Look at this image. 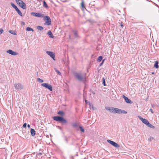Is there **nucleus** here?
Masks as SVG:
<instances>
[{
    "label": "nucleus",
    "mask_w": 159,
    "mask_h": 159,
    "mask_svg": "<svg viewBox=\"0 0 159 159\" xmlns=\"http://www.w3.org/2000/svg\"><path fill=\"white\" fill-rule=\"evenodd\" d=\"M9 33H10L11 34H14V35H16V32L15 31H13L12 30H9Z\"/></svg>",
    "instance_id": "obj_22"
},
{
    "label": "nucleus",
    "mask_w": 159,
    "mask_h": 159,
    "mask_svg": "<svg viewBox=\"0 0 159 159\" xmlns=\"http://www.w3.org/2000/svg\"><path fill=\"white\" fill-rule=\"evenodd\" d=\"M138 117L146 125H147L149 123L147 119L143 118L141 116H138Z\"/></svg>",
    "instance_id": "obj_10"
},
{
    "label": "nucleus",
    "mask_w": 159,
    "mask_h": 159,
    "mask_svg": "<svg viewBox=\"0 0 159 159\" xmlns=\"http://www.w3.org/2000/svg\"><path fill=\"white\" fill-rule=\"evenodd\" d=\"M17 4L23 9H26V6L25 4L21 0H16Z\"/></svg>",
    "instance_id": "obj_3"
},
{
    "label": "nucleus",
    "mask_w": 159,
    "mask_h": 159,
    "mask_svg": "<svg viewBox=\"0 0 159 159\" xmlns=\"http://www.w3.org/2000/svg\"><path fill=\"white\" fill-rule=\"evenodd\" d=\"M158 62L157 61H155L154 65V67H155L157 69L158 68L159 66L158 65Z\"/></svg>",
    "instance_id": "obj_18"
},
{
    "label": "nucleus",
    "mask_w": 159,
    "mask_h": 159,
    "mask_svg": "<svg viewBox=\"0 0 159 159\" xmlns=\"http://www.w3.org/2000/svg\"><path fill=\"white\" fill-rule=\"evenodd\" d=\"M25 24V23L23 21H21V25H24Z\"/></svg>",
    "instance_id": "obj_39"
},
{
    "label": "nucleus",
    "mask_w": 159,
    "mask_h": 159,
    "mask_svg": "<svg viewBox=\"0 0 159 159\" xmlns=\"http://www.w3.org/2000/svg\"><path fill=\"white\" fill-rule=\"evenodd\" d=\"M115 113H117V114H126L127 113V111L124 110H122L120 109H119L118 108H115Z\"/></svg>",
    "instance_id": "obj_5"
},
{
    "label": "nucleus",
    "mask_w": 159,
    "mask_h": 159,
    "mask_svg": "<svg viewBox=\"0 0 159 159\" xmlns=\"http://www.w3.org/2000/svg\"><path fill=\"white\" fill-rule=\"evenodd\" d=\"M26 30L28 31H34L33 29L32 28L29 27H27L26 29Z\"/></svg>",
    "instance_id": "obj_30"
},
{
    "label": "nucleus",
    "mask_w": 159,
    "mask_h": 159,
    "mask_svg": "<svg viewBox=\"0 0 159 159\" xmlns=\"http://www.w3.org/2000/svg\"><path fill=\"white\" fill-rule=\"evenodd\" d=\"M7 52L12 55L15 56L18 54V53L13 51L9 49L7 51Z\"/></svg>",
    "instance_id": "obj_14"
},
{
    "label": "nucleus",
    "mask_w": 159,
    "mask_h": 159,
    "mask_svg": "<svg viewBox=\"0 0 159 159\" xmlns=\"http://www.w3.org/2000/svg\"><path fill=\"white\" fill-rule=\"evenodd\" d=\"M65 140L66 141V143H68V140L67 138L65 137Z\"/></svg>",
    "instance_id": "obj_38"
},
{
    "label": "nucleus",
    "mask_w": 159,
    "mask_h": 159,
    "mask_svg": "<svg viewBox=\"0 0 159 159\" xmlns=\"http://www.w3.org/2000/svg\"><path fill=\"white\" fill-rule=\"evenodd\" d=\"M120 26H121V28H123L124 27V24L122 22H121L120 23Z\"/></svg>",
    "instance_id": "obj_37"
},
{
    "label": "nucleus",
    "mask_w": 159,
    "mask_h": 159,
    "mask_svg": "<svg viewBox=\"0 0 159 159\" xmlns=\"http://www.w3.org/2000/svg\"><path fill=\"white\" fill-rule=\"evenodd\" d=\"M37 81L39 83H42L43 82V80L39 78H37Z\"/></svg>",
    "instance_id": "obj_32"
},
{
    "label": "nucleus",
    "mask_w": 159,
    "mask_h": 159,
    "mask_svg": "<svg viewBox=\"0 0 159 159\" xmlns=\"http://www.w3.org/2000/svg\"><path fill=\"white\" fill-rule=\"evenodd\" d=\"M39 154H40V155H41V154H42V153H40Z\"/></svg>",
    "instance_id": "obj_45"
},
{
    "label": "nucleus",
    "mask_w": 159,
    "mask_h": 159,
    "mask_svg": "<svg viewBox=\"0 0 159 159\" xmlns=\"http://www.w3.org/2000/svg\"><path fill=\"white\" fill-rule=\"evenodd\" d=\"M27 127H28V128H30V125L29 124H28V125H27Z\"/></svg>",
    "instance_id": "obj_42"
},
{
    "label": "nucleus",
    "mask_w": 159,
    "mask_h": 159,
    "mask_svg": "<svg viewBox=\"0 0 159 159\" xmlns=\"http://www.w3.org/2000/svg\"><path fill=\"white\" fill-rule=\"evenodd\" d=\"M16 11L17 12L18 14L20 16H22V14L21 11L19 10V9L18 8H16Z\"/></svg>",
    "instance_id": "obj_20"
},
{
    "label": "nucleus",
    "mask_w": 159,
    "mask_h": 159,
    "mask_svg": "<svg viewBox=\"0 0 159 159\" xmlns=\"http://www.w3.org/2000/svg\"><path fill=\"white\" fill-rule=\"evenodd\" d=\"M74 75L75 78L78 80L84 83L86 81L85 74L83 75L81 72H75L74 73Z\"/></svg>",
    "instance_id": "obj_2"
},
{
    "label": "nucleus",
    "mask_w": 159,
    "mask_h": 159,
    "mask_svg": "<svg viewBox=\"0 0 159 159\" xmlns=\"http://www.w3.org/2000/svg\"><path fill=\"white\" fill-rule=\"evenodd\" d=\"M103 63L102 62H101V63L100 64V65H99V66H101L103 65Z\"/></svg>",
    "instance_id": "obj_41"
},
{
    "label": "nucleus",
    "mask_w": 159,
    "mask_h": 159,
    "mask_svg": "<svg viewBox=\"0 0 159 159\" xmlns=\"http://www.w3.org/2000/svg\"><path fill=\"white\" fill-rule=\"evenodd\" d=\"M30 133L31 135L34 136L35 134V131L34 129L31 128L30 129Z\"/></svg>",
    "instance_id": "obj_17"
},
{
    "label": "nucleus",
    "mask_w": 159,
    "mask_h": 159,
    "mask_svg": "<svg viewBox=\"0 0 159 159\" xmlns=\"http://www.w3.org/2000/svg\"><path fill=\"white\" fill-rule=\"evenodd\" d=\"M73 33L74 37L75 38L79 39L80 38V37L78 34L76 30H73Z\"/></svg>",
    "instance_id": "obj_16"
},
{
    "label": "nucleus",
    "mask_w": 159,
    "mask_h": 159,
    "mask_svg": "<svg viewBox=\"0 0 159 159\" xmlns=\"http://www.w3.org/2000/svg\"><path fill=\"white\" fill-rule=\"evenodd\" d=\"M3 32V30L2 29H0V35Z\"/></svg>",
    "instance_id": "obj_36"
},
{
    "label": "nucleus",
    "mask_w": 159,
    "mask_h": 159,
    "mask_svg": "<svg viewBox=\"0 0 159 159\" xmlns=\"http://www.w3.org/2000/svg\"><path fill=\"white\" fill-rule=\"evenodd\" d=\"M48 34L51 38H53L54 36L51 31H49L47 33Z\"/></svg>",
    "instance_id": "obj_19"
},
{
    "label": "nucleus",
    "mask_w": 159,
    "mask_h": 159,
    "mask_svg": "<svg viewBox=\"0 0 159 159\" xmlns=\"http://www.w3.org/2000/svg\"><path fill=\"white\" fill-rule=\"evenodd\" d=\"M11 5L15 9L17 8V6H16L13 3L11 2Z\"/></svg>",
    "instance_id": "obj_31"
},
{
    "label": "nucleus",
    "mask_w": 159,
    "mask_h": 159,
    "mask_svg": "<svg viewBox=\"0 0 159 159\" xmlns=\"http://www.w3.org/2000/svg\"><path fill=\"white\" fill-rule=\"evenodd\" d=\"M115 108L112 107H105V109L107 110V111H109L110 112L114 113L115 112Z\"/></svg>",
    "instance_id": "obj_12"
},
{
    "label": "nucleus",
    "mask_w": 159,
    "mask_h": 159,
    "mask_svg": "<svg viewBox=\"0 0 159 159\" xmlns=\"http://www.w3.org/2000/svg\"><path fill=\"white\" fill-rule=\"evenodd\" d=\"M149 111H151L152 113H153V111L152 109H150L149 110Z\"/></svg>",
    "instance_id": "obj_40"
},
{
    "label": "nucleus",
    "mask_w": 159,
    "mask_h": 159,
    "mask_svg": "<svg viewBox=\"0 0 159 159\" xmlns=\"http://www.w3.org/2000/svg\"><path fill=\"white\" fill-rule=\"evenodd\" d=\"M158 107H159V105L158 106Z\"/></svg>",
    "instance_id": "obj_47"
},
{
    "label": "nucleus",
    "mask_w": 159,
    "mask_h": 159,
    "mask_svg": "<svg viewBox=\"0 0 159 159\" xmlns=\"http://www.w3.org/2000/svg\"><path fill=\"white\" fill-rule=\"evenodd\" d=\"M54 70L57 73V74L59 75H61V73L56 68L54 69Z\"/></svg>",
    "instance_id": "obj_29"
},
{
    "label": "nucleus",
    "mask_w": 159,
    "mask_h": 159,
    "mask_svg": "<svg viewBox=\"0 0 159 159\" xmlns=\"http://www.w3.org/2000/svg\"><path fill=\"white\" fill-rule=\"evenodd\" d=\"M102 56H99L97 59V61H98V62H100L102 60Z\"/></svg>",
    "instance_id": "obj_24"
},
{
    "label": "nucleus",
    "mask_w": 159,
    "mask_h": 159,
    "mask_svg": "<svg viewBox=\"0 0 159 159\" xmlns=\"http://www.w3.org/2000/svg\"><path fill=\"white\" fill-rule=\"evenodd\" d=\"M72 126L73 128H75L77 130H78L77 128L78 127H79V126L80 125H79V124L77 122H75V123H72Z\"/></svg>",
    "instance_id": "obj_15"
},
{
    "label": "nucleus",
    "mask_w": 159,
    "mask_h": 159,
    "mask_svg": "<svg viewBox=\"0 0 159 159\" xmlns=\"http://www.w3.org/2000/svg\"><path fill=\"white\" fill-rule=\"evenodd\" d=\"M46 53L48 55L50 56V57H51L54 60H55V55L54 53L53 52L49 51H47L46 52Z\"/></svg>",
    "instance_id": "obj_9"
},
{
    "label": "nucleus",
    "mask_w": 159,
    "mask_h": 159,
    "mask_svg": "<svg viewBox=\"0 0 159 159\" xmlns=\"http://www.w3.org/2000/svg\"><path fill=\"white\" fill-rule=\"evenodd\" d=\"M31 15L32 16L37 17H44L43 14H41L39 12H31Z\"/></svg>",
    "instance_id": "obj_8"
},
{
    "label": "nucleus",
    "mask_w": 159,
    "mask_h": 159,
    "mask_svg": "<svg viewBox=\"0 0 159 159\" xmlns=\"http://www.w3.org/2000/svg\"><path fill=\"white\" fill-rule=\"evenodd\" d=\"M43 6L45 8H48V7L47 4L45 1H43Z\"/></svg>",
    "instance_id": "obj_28"
},
{
    "label": "nucleus",
    "mask_w": 159,
    "mask_h": 159,
    "mask_svg": "<svg viewBox=\"0 0 159 159\" xmlns=\"http://www.w3.org/2000/svg\"><path fill=\"white\" fill-rule=\"evenodd\" d=\"M152 74H154V72H152Z\"/></svg>",
    "instance_id": "obj_44"
},
{
    "label": "nucleus",
    "mask_w": 159,
    "mask_h": 159,
    "mask_svg": "<svg viewBox=\"0 0 159 159\" xmlns=\"http://www.w3.org/2000/svg\"><path fill=\"white\" fill-rule=\"evenodd\" d=\"M81 6L82 7V10H84V9H85V7L84 6V1H82V2L81 3Z\"/></svg>",
    "instance_id": "obj_21"
},
{
    "label": "nucleus",
    "mask_w": 159,
    "mask_h": 159,
    "mask_svg": "<svg viewBox=\"0 0 159 159\" xmlns=\"http://www.w3.org/2000/svg\"><path fill=\"white\" fill-rule=\"evenodd\" d=\"M79 128L80 129V130L81 132H82L83 133H84V129L82 126H79Z\"/></svg>",
    "instance_id": "obj_27"
},
{
    "label": "nucleus",
    "mask_w": 159,
    "mask_h": 159,
    "mask_svg": "<svg viewBox=\"0 0 159 159\" xmlns=\"http://www.w3.org/2000/svg\"><path fill=\"white\" fill-rule=\"evenodd\" d=\"M66 2V1H64V2Z\"/></svg>",
    "instance_id": "obj_46"
},
{
    "label": "nucleus",
    "mask_w": 159,
    "mask_h": 159,
    "mask_svg": "<svg viewBox=\"0 0 159 159\" xmlns=\"http://www.w3.org/2000/svg\"><path fill=\"white\" fill-rule=\"evenodd\" d=\"M107 142L112 146L116 148H119L120 147V146L116 143L114 141L111 140L109 139H108L107 140Z\"/></svg>",
    "instance_id": "obj_6"
},
{
    "label": "nucleus",
    "mask_w": 159,
    "mask_h": 159,
    "mask_svg": "<svg viewBox=\"0 0 159 159\" xmlns=\"http://www.w3.org/2000/svg\"><path fill=\"white\" fill-rule=\"evenodd\" d=\"M105 59H103V60H102V62L103 63Z\"/></svg>",
    "instance_id": "obj_43"
},
{
    "label": "nucleus",
    "mask_w": 159,
    "mask_h": 159,
    "mask_svg": "<svg viewBox=\"0 0 159 159\" xmlns=\"http://www.w3.org/2000/svg\"><path fill=\"white\" fill-rule=\"evenodd\" d=\"M43 17V20L46 21L44 25H49L51 24V20L50 17L48 16H44Z\"/></svg>",
    "instance_id": "obj_4"
},
{
    "label": "nucleus",
    "mask_w": 159,
    "mask_h": 159,
    "mask_svg": "<svg viewBox=\"0 0 159 159\" xmlns=\"http://www.w3.org/2000/svg\"><path fill=\"white\" fill-rule=\"evenodd\" d=\"M41 85L49 89L50 91L52 90V86L48 83H43L41 84Z\"/></svg>",
    "instance_id": "obj_7"
},
{
    "label": "nucleus",
    "mask_w": 159,
    "mask_h": 159,
    "mask_svg": "<svg viewBox=\"0 0 159 159\" xmlns=\"http://www.w3.org/2000/svg\"><path fill=\"white\" fill-rule=\"evenodd\" d=\"M27 126V124L26 123H25L24 124L23 127V128H26Z\"/></svg>",
    "instance_id": "obj_35"
},
{
    "label": "nucleus",
    "mask_w": 159,
    "mask_h": 159,
    "mask_svg": "<svg viewBox=\"0 0 159 159\" xmlns=\"http://www.w3.org/2000/svg\"><path fill=\"white\" fill-rule=\"evenodd\" d=\"M57 114L61 116H54L52 117L53 119L56 121L60 122L62 124L66 123L67 122L66 120L62 117L65 115V113L62 111H59Z\"/></svg>",
    "instance_id": "obj_1"
},
{
    "label": "nucleus",
    "mask_w": 159,
    "mask_h": 159,
    "mask_svg": "<svg viewBox=\"0 0 159 159\" xmlns=\"http://www.w3.org/2000/svg\"><path fill=\"white\" fill-rule=\"evenodd\" d=\"M85 103H86V104H89V105L90 106H91V104H90V102H89V101H87V100H85Z\"/></svg>",
    "instance_id": "obj_34"
},
{
    "label": "nucleus",
    "mask_w": 159,
    "mask_h": 159,
    "mask_svg": "<svg viewBox=\"0 0 159 159\" xmlns=\"http://www.w3.org/2000/svg\"><path fill=\"white\" fill-rule=\"evenodd\" d=\"M123 98L125 99V102L127 103L132 104L133 103L130 99H129L127 97L125 96L124 95H122Z\"/></svg>",
    "instance_id": "obj_13"
},
{
    "label": "nucleus",
    "mask_w": 159,
    "mask_h": 159,
    "mask_svg": "<svg viewBox=\"0 0 159 159\" xmlns=\"http://www.w3.org/2000/svg\"><path fill=\"white\" fill-rule=\"evenodd\" d=\"M148 126L150 127V128H152V129H154L155 128V127L153 125H151V124L149 123L148 125H147Z\"/></svg>",
    "instance_id": "obj_26"
},
{
    "label": "nucleus",
    "mask_w": 159,
    "mask_h": 159,
    "mask_svg": "<svg viewBox=\"0 0 159 159\" xmlns=\"http://www.w3.org/2000/svg\"><path fill=\"white\" fill-rule=\"evenodd\" d=\"M102 84L104 86H106V82H105V78H104V77H103L102 78Z\"/></svg>",
    "instance_id": "obj_25"
},
{
    "label": "nucleus",
    "mask_w": 159,
    "mask_h": 159,
    "mask_svg": "<svg viewBox=\"0 0 159 159\" xmlns=\"http://www.w3.org/2000/svg\"><path fill=\"white\" fill-rule=\"evenodd\" d=\"M37 29L41 31V30H43V28L42 26H37Z\"/></svg>",
    "instance_id": "obj_23"
},
{
    "label": "nucleus",
    "mask_w": 159,
    "mask_h": 159,
    "mask_svg": "<svg viewBox=\"0 0 159 159\" xmlns=\"http://www.w3.org/2000/svg\"><path fill=\"white\" fill-rule=\"evenodd\" d=\"M14 86L15 88V89L16 90L18 89H23V86L20 83L18 84H14Z\"/></svg>",
    "instance_id": "obj_11"
},
{
    "label": "nucleus",
    "mask_w": 159,
    "mask_h": 159,
    "mask_svg": "<svg viewBox=\"0 0 159 159\" xmlns=\"http://www.w3.org/2000/svg\"><path fill=\"white\" fill-rule=\"evenodd\" d=\"M154 139V138L152 137H150V138L148 139V140L149 141L151 142L152 140L153 139Z\"/></svg>",
    "instance_id": "obj_33"
}]
</instances>
